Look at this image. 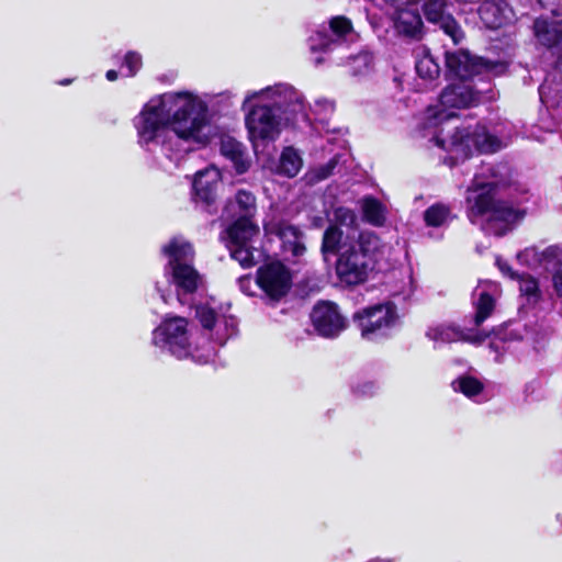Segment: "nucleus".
Segmentation results:
<instances>
[{
  "label": "nucleus",
  "instance_id": "obj_1",
  "mask_svg": "<svg viewBox=\"0 0 562 562\" xmlns=\"http://www.w3.org/2000/svg\"><path fill=\"white\" fill-rule=\"evenodd\" d=\"M447 76L458 79L450 83L440 94L439 104L429 106L419 123L422 137H429V142L447 151L443 162L450 167L463 161L474 153L492 154L503 147L502 139L490 132L482 124L456 125L452 133L443 136L442 125L457 119L453 110L468 108L477 102L476 91L470 83V79L490 70L488 60L472 56L468 50L446 53Z\"/></svg>",
  "mask_w": 562,
  "mask_h": 562
},
{
  "label": "nucleus",
  "instance_id": "obj_2",
  "mask_svg": "<svg viewBox=\"0 0 562 562\" xmlns=\"http://www.w3.org/2000/svg\"><path fill=\"white\" fill-rule=\"evenodd\" d=\"M497 182L485 180L484 173H475L468 189L467 215L470 222L487 235L503 236L524 217L525 211L496 199Z\"/></svg>",
  "mask_w": 562,
  "mask_h": 562
},
{
  "label": "nucleus",
  "instance_id": "obj_3",
  "mask_svg": "<svg viewBox=\"0 0 562 562\" xmlns=\"http://www.w3.org/2000/svg\"><path fill=\"white\" fill-rule=\"evenodd\" d=\"M160 98L169 125H173L172 130L179 138L189 140L195 137L206 124L203 115L192 116L195 101L190 92L165 93Z\"/></svg>",
  "mask_w": 562,
  "mask_h": 562
},
{
  "label": "nucleus",
  "instance_id": "obj_4",
  "mask_svg": "<svg viewBox=\"0 0 562 562\" xmlns=\"http://www.w3.org/2000/svg\"><path fill=\"white\" fill-rule=\"evenodd\" d=\"M353 319L358 322L361 337L373 342L390 339L402 324L394 302L368 306L355 314Z\"/></svg>",
  "mask_w": 562,
  "mask_h": 562
},
{
  "label": "nucleus",
  "instance_id": "obj_5",
  "mask_svg": "<svg viewBox=\"0 0 562 562\" xmlns=\"http://www.w3.org/2000/svg\"><path fill=\"white\" fill-rule=\"evenodd\" d=\"M188 325L186 317L166 314L159 326L153 330V344L178 359L188 358L192 353Z\"/></svg>",
  "mask_w": 562,
  "mask_h": 562
},
{
  "label": "nucleus",
  "instance_id": "obj_6",
  "mask_svg": "<svg viewBox=\"0 0 562 562\" xmlns=\"http://www.w3.org/2000/svg\"><path fill=\"white\" fill-rule=\"evenodd\" d=\"M255 283L271 303L278 304L293 288V272L279 259L266 261L257 268Z\"/></svg>",
  "mask_w": 562,
  "mask_h": 562
},
{
  "label": "nucleus",
  "instance_id": "obj_7",
  "mask_svg": "<svg viewBox=\"0 0 562 562\" xmlns=\"http://www.w3.org/2000/svg\"><path fill=\"white\" fill-rule=\"evenodd\" d=\"M380 238L374 232H362L358 238V250L353 248V286L372 280L378 274Z\"/></svg>",
  "mask_w": 562,
  "mask_h": 562
},
{
  "label": "nucleus",
  "instance_id": "obj_8",
  "mask_svg": "<svg viewBox=\"0 0 562 562\" xmlns=\"http://www.w3.org/2000/svg\"><path fill=\"white\" fill-rule=\"evenodd\" d=\"M536 18L532 25L536 43L548 49L553 56H557V63L562 58V10L559 7H552Z\"/></svg>",
  "mask_w": 562,
  "mask_h": 562
},
{
  "label": "nucleus",
  "instance_id": "obj_9",
  "mask_svg": "<svg viewBox=\"0 0 562 562\" xmlns=\"http://www.w3.org/2000/svg\"><path fill=\"white\" fill-rule=\"evenodd\" d=\"M310 321L314 331L326 339L337 338L348 327L338 304L328 300H318L314 304Z\"/></svg>",
  "mask_w": 562,
  "mask_h": 562
},
{
  "label": "nucleus",
  "instance_id": "obj_10",
  "mask_svg": "<svg viewBox=\"0 0 562 562\" xmlns=\"http://www.w3.org/2000/svg\"><path fill=\"white\" fill-rule=\"evenodd\" d=\"M245 124L251 142L276 140L280 135V120L272 105H254L246 114Z\"/></svg>",
  "mask_w": 562,
  "mask_h": 562
},
{
  "label": "nucleus",
  "instance_id": "obj_11",
  "mask_svg": "<svg viewBox=\"0 0 562 562\" xmlns=\"http://www.w3.org/2000/svg\"><path fill=\"white\" fill-rule=\"evenodd\" d=\"M344 233L341 228L335 224H330L323 234L321 251L325 260L328 255H338L335 270L338 279L347 285H351V247L341 250Z\"/></svg>",
  "mask_w": 562,
  "mask_h": 562
},
{
  "label": "nucleus",
  "instance_id": "obj_12",
  "mask_svg": "<svg viewBox=\"0 0 562 562\" xmlns=\"http://www.w3.org/2000/svg\"><path fill=\"white\" fill-rule=\"evenodd\" d=\"M139 142L148 145L156 140L158 133L169 126L161 98L157 104L146 103L134 120Z\"/></svg>",
  "mask_w": 562,
  "mask_h": 562
},
{
  "label": "nucleus",
  "instance_id": "obj_13",
  "mask_svg": "<svg viewBox=\"0 0 562 562\" xmlns=\"http://www.w3.org/2000/svg\"><path fill=\"white\" fill-rule=\"evenodd\" d=\"M520 262L530 266V259L539 261L552 274V285L555 293L562 296V247L549 246L541 254L535 248H527L517 255Z\"/></svg>",
  "mask_w": 562,
  "mask_h": 562
},
{
  "label": "nucleus",
  "instance_id": "obj_14",
  "mask_svg": "<svg viewBox=\"0 0 562 562\" xmlns=\"http://www.w3.org/2000/svg\"><path fill=\"white\" fill-rule=\"evenodd\" d=\"M422 0H414L396 7L391 13L393 26L398 35L419 40L423 35L424 23L419 12Z\"/></svg>",
  "mask_w": 562,
  "mask_h": 562
},
{
  "label": "nucleus",
  "instance_id": "obj_15",
  "mask_svg": "<svg viewBox=\"0 0 562 562\" xmlns=\"http://www.w3.org/2000/svg\"><path fill=\"white\" fill-rule=\"evenodd\" d=\"M221 186V176L216 170H199L193 179L192 188L196 202L204 205L209 214L217 212V190Z\"/></svg>",
  "mask_w": 562,
  "mask_h": 562
},
{
  "label": "nucleus",
  "instance_id": "obj_16",
  "mask_svg": "<svg viewBox=\"0 0 562 562\" xmlns=\"http://www.w3.org/2000/svg\"><path fill=\"white\" fill-rule=\"evenodd\" d=\"M447 4L448 0H426L423 4L424 13L428 22L437 24L452 43L458 45L464 34L456 19L445 13Z\"/></svg>",
  "mask_w": 562,
  "mask_h": 562
},
{
  "label": "nucleus",
  "instance_id": "obj_17",
  "mask_svg": "<svg viewBox=\"0 0 562 562\" xmlns=\"http://www.w3.org/2000/svg\"><path fill=\"white\" fill-rule=\"evenodd\" d=\"M501 295L499 284L493 281H480L472 292V303L475 310L473 324L480 327L495 308L496 300Z\"/></svg>",
  "mask_w": 562,
  "mask_h": 562
},
{
  "label": "nucleus",
  "instance_id": "obj_18",
  "mask_svg": "<svg viewBox=\"0 0 562 562\" xmlns=\"http://www.w3.org/2000/svg\"><path fill=\"white\" fill-rule=\"evenodd\" d=\"M357 204L363 223L378 228L386 226L390 215L387 201L364 193L359 196Z\"/></svg>",
  "mask_w": 562,
  "mask_h": 562
},
{
  "label": "nucleus",
  "instance_id": "obj_19",
  "mask_svg": "<svg viewBox=\"0 0 562 562\" xmlns=\"http://www.w3.org/2000/svg\"><path fill=\"white\" fill-rule=\"evenodd\" d=\"M267 235H274L282 240L284 249L291 251L293 257H301L305 254L306 247L302 241V231L292 224L280 221L263 225Z\"/></svg>",
  "mask_w": 562,
  "mask_h": 562
},
{
  "label": "nucleus",
  "instance_id": "obj_20",
  "mask_svg": "<svg viewBox=\"0 0 562 562\" xmlns=\"http://www.w3.org/2000/svg\"><path fill=\"white\" fill-rule=\"evenodd\" d=\"M477 13L484 25L492 30L502 27L515 19L514 10L506 0H484Z\"/></svg>",
  "mask_w": 562,
  "mask_h": 562
},
{
  "label": "nucleus",
  "instance_id": "obj_21",
  "mask_svg": "<svg viewBox=\"0 0 562 562\" xmlns=\"http://www.w3.org/2000/svg\"><path fill=\"white\" fill-rule=\"evenodd\" d=\"M539 97L547 108L562 109V57L539 87Z\"/></svg>",
  "mask_w": 562,
  "mask_h": 562
},
{
  "label": "nucleus",
  "instance_id": "obj_22",
  "mask_svg": "<svg viewBox=\"0 0 562 562\" xmlns=\"http://www.w3.org/2000/svg\"><path fill=\"white\" fill-rule=\"evenodd\" d=\"M233 246H247L259 235V226L254 218L237 216L225 229Z\"/></svg>",
  "mask_w": 562,
  "mask_h": 562
},
{
  "label": "nucleus",
  "instance_id": "obj_23",
  "mask_svg": "<svg viewBox=\"0 0 562 562\" xmlns=\"http://www.w3.org/2000/svg\"><path fill=\"white\" fill-rule=\"evenodd\" d=\"M220 153L232 161L236 175H244L250 168V160L247 158L245 146L236 138L224 135L221 137Z\"/></svg>",
  "mask_w": 562,
  "mask_h": 562
},
{
  "label": "nucleus",
  "instance_id": "obj_24",
  "mask_svg": "<svg viewBox=\"0 0 562 562\" xmlns=\"http://www.w3.org/2000/svg\"><path fill=\"white\" fill-rule=\"evenodd\" d=\"M172 282L184 294H193L201 283L199 271L190 263L177 265L171 269Z\"/></svg>",
  "mask_w": 562,
  "mask_h": 562
},
{
  "label": "nucleus",
  "instance_id": "obj_25",
  "mask_svg": "<svg viewBox=\"0 0 562 562\" xmlns=\"http://www.w3.org/2000/svg\"><path fill=\"white\" fill-rule=\"evenodd\" d=\"M426 336L435 344H449L472 339L467 330L452 324H438L430 326L426 331Z\"/></svg>",
  "mask_w": 562,
  "mask_h": 562
},
{
  "label": "nucleus",
  "instance_id": "obj_26",
  "mask_svg": "<svg viewBox=\"0 0 562 562\" xmlns=\"http://www.w3.org/2000/svg\"><path fill=\"white\" fill-rule=\"evenodd\" d=\"M161 252L169 258L168 266L170 269L177 265H187L194 257V249L191 243L180 241L173 237L161 248Z\"/></svg>",
  "mask_w": 562,
  "mask_h": 562
},
{
  "label": "nucleus",
  "instance_id": "obj_27",
  "mask_svg": "<svg viewBox=\"0 0 562 562\" xmlns=\"http://www.w3.org/2000/svg\"><path fill=\"white\" fill-rule=\"evenodd\" d=\"M392 277L395 280L394 283L390 284V295L398 301H407L412 297L415 291V283L411 269L401 271H394Z\"/></svg>",
  "mask_w": 562,
  "mask_h": 562
},
{
  "label": "nucleus",
  "instance_id": "obj_28",
  "mask_svg": "<svg viewBox=\"0 0 562 562\" xmlns=\"http://www.w3.org/2000/svg\"><path fill=\"white\" fill-rule=\"evenodd\" d=\"M454 217L456 216L452 214L450 206L443 203H435L424 212L426 226L437 229L447 228Z\"/></svg>",
  "mask_w": 562,
  "mask_h": 562
},
{
  "label": "nucleus",
  "instance_id": "obj_29",
  "mask_svg": "<svg viewBox=\"0 0 562 562\" xmlns=\"http://www.w3.org/2000/svg\"><path fill=\"white\" fill-rule=\"evenodd\" d=\"M451 385L454 391L462 393L474 402L481 403L486 401V397L483 396V383L472 375H461L457 378Z\"/></svg>",
  "mask_w": 562,
  "mask_h": 562
},
{
  "label": "nucleus",
  "instance_id": "obj_30",
  "mask_svg": "<svg viewBox=\"0 0 562 562\" xmlns=\"http://www.w3.org/2000/svg\"><path fill=\"white\" fill-rule=\"evenodd\" d=\"M302 168V158L293 147H285L280 156L279 175L294 178Z\"/></svg>",
  "mask_w": 562,
  "mask_h": 562
},
{
  "label": "nucleus",
  "instance_id": "obj_31",
  "mask_svg": "<svg viewBox=\"0 0 562 562\" xmlns=\"http://www.w3.org/2000/svg\"><path fill=\"white\" fill-rule=\"evenodd\" d=\"M235 204L238 210V216L254 218L257 213L256 196L252 192L239 189L235 193Z\"/></svg>",
  "mask_w": 562,
  "mask_h": 562
},
{
  "label": "nucleus",
  "instance_id": "obj_32",
  "mask_svg": "<svg viewBox=\"0 0 562 562\" xmlns=\"http://www.w3.org/2000/svg\"><path fill=\"white\" fill-rule=\"evenodd\" d=\"M518 278L520 295L526 300L527 304L535 305L541 297L538 281L533 277L527 274Z\"/></svg>",
  "mask_w": 562,
  "mask_h": 562
},
{
  "label": "nucleus",
  "instance_id": "obj_33",
  "mask_svg": "<svg viewBox=\"0 0 562 562\" xmlns=\"http://www.w3.org/2000/svg\"><path fill=\"white\" fill-rule=\"evenodd\" d=\"M415 68L419 78L429 81L436 80L440 72L439 65L429 54H426L422 58L417 59Z\"/></svg>",
  "mask_w": 562,
  "mask_h": 562
},
{
  "label": "nucleus",
  "instance_id": "obj_34",
  "mask_svg": "<svg viewBox=\"0 0 562 562\" xmlns=\"http://www.w3.org/2000/svg\"><path fill=\"white\" fill-rule=\"evenodd\" d=\"M308 46L313 53H326L337 46V41L326 30H322L310 36Z\"/></svg>",
  "mask_w": 562,
  "mask_h": 562
},
{
  "label": "nucleus",
  "instance_id": "obj_35",
  "mask_svg": "<svg viewBox=\"0 0 562 562\" xmlns=\"http://www.w3.org/2000/svg\"><path fill=\"white\" fill-rule=\"evenodd\" d=\"M374 70V56L368 50L363 49L353 56V76L366 77Z\"/></svg>",
  "mask_w": 562,
  "mask_h": 562
},
{
  "label": "nucleus",
  "instance_id": "obj_36",
  "mask_svg": "<svg viewBox=\"0 0 562 562\" xmlns=\"http://www.w3.org/2000/svg\"><path fill=\"white\" fill-rule=\"evenodd\" d=\"M329 31L334 40L337 41V45H339L351 33V20L344 15L334 16L329 21Z\"/></svg>",
  "mask_w": 562,
  "mask_h": 562
},
{
  "label": "nucleus",
  "instance_id": "obj_37",
  "mask_svg": "<svg viewBox=\"0 0 562 562\" xmlns=\"http://www.w3.org/2000/svg\"><path fill=\"white\" fill-rule=\"evenodd\" d=\"M195 318L206 330H213L217 323L216 311L207 304H199L195 306Z\"/></svg>",
  "mask_w": 562,
  "mask_h": 562
},
{
  "label": "nucleus",
  "instance_id": "obj_38",
  "mask_svg": "<svg viewBox=\"0 0 562 562\" xmlns=\"http://www.w3.org/2000/svg\"><path fill=\"white\" fill-rule=\"evenodd\" d=\"M231 257L238 261L243 268H250L256 263L252 248L249 245L234 246L231 249Z\"/></svg>",
  "mask_w": 562,
  "mask_h": 562
},
{
  "label": "nucleus",
  "instance_id": "obj_39",
  "mask_svg": "<svg viewBox=\"0 0 562 562\" xmlns=\"http://www.w3.org/2000/svg\"><path fill=\"white\" fill-rule=\"evenodd\" d=\"M337 166V161L335 159H330L325 165H321L310 172V180L312 182H319L333 175L334 169Z\"/></svg>",
  "mask_w": 562,
  "mask_h": 562
},
{
  "label": "nucleus",
  "instance_id": "obj_40",
  "mask_svg": "<svg viewBox=\"0 0 562 562\" xmlns=\"http://www.w3.org/2000/svg\"><path fill=\"white\" fill-rule=\"evenodd\" d=\"M123 65L127 68V77H134L143 66L140 54L134 50H128L123 60Z\"/></svg>",
  "mask_w": 562,
  "mask_h": 562
},
{
  "label": "nucleus",
  "instance_id": "obj_41",
  "mask_svg": "<svg viewBox=\"0 0 562 562\" xmlns=\"http://www.w3.org/2000/svg\"><path fill=\"white\" fill-rule=\"evenodd\" d=\"M378 390L379 384L375 381L370 380L358 383L357 389L356 391H353V393L361 397H368L376 394Z\"/></svg>",
  "mask_w": 562,
  "mask_h": 562
},
{
  "label": "nucleus",
  "instance_id": "obj_42",
  "mask_svg": "<svg viewBox=\"0 0 562 562\" xmlns=\"http://www.w3.org/2000/svg\"><path fill=\"white\" fill-rule=\"evenodd\" d=\"M251 284H252V278L250 274H247V276H241L239 279H238V285H239V289L248 294V295H251V292H250V288H251Z\"/></svg>",
  "mask_w": 562,
  "mask_h": 562
},
{
  "label": "nucleus",
  "instance_id": "obj_43",
  "mask_svg": "<svg viewBox=\"0 0 562 562\" xmlns=\"http://www.w3.org/2000/svg\"><path fill=\"white\" fill-rule=\"evenodd\" d=\"M496 265L497 267L499 268V270L505 274V276H508L510 277L512 279H515V278H518L519 276L517 273H515L510 266L506 262V261H503L501 258H497L496 259Z\"/></svg>",
  "mask_w": 562,
  "mask_h": 562
},
{
  "label": "nucleus",
  "instance_id": "obj_44",
  "mask_svg": "<svg viewBox=\"0 0 562 562\" xmlns=\"http://www.w3.org/2000/svg\"><path fill=\"white\" fill-rule=\"evenodd\" d=\"M538 3L546 10L552 9V7H559L562 10V0H537Z\"/></svg>",
  "mask_w": 562,
  "mask_h": 562
},
{
  "label": "nucleus",
  "instance_id": "obj_45",
  "mask_svg": "<svg viewBox=\"0 0 562 562\" xmlns=\"http://www.w3.org/2000/svg\"><path fill=\"white\" fill-rule=\"evenodd\" d=\"M370 24L374 32H379L380 30V19H378L375 15H372L369 18Z\"/></svg>",
  "mask_w": 562,
  "mask_h": 562
},
{
  "label": "nucleus",
  "instance_id": "obj_46",
  "mask_svg": "<svg viewBox=\"0 0 562 562\" xmlns=\"http://www.w3.org/2000/svg\"><path fill=\"white\" fill-rule=\"evenodd\" d=\"M119 77V72L114 69H110L106 71L105 74V78L109 80V81H115Z\"/></svg>",
  "mask_w": 562,
  "mask_h": 562
},
{
  "label": "nucleus",
  "instance_id": "obj_47",
  "mask_svg": "<svg viewBox=\"0 0 562 562\" xmlns=\"http://www.w3.org/2000/svg\"><path fill=\"white\" fill-rule=\"evenodd\" d=\"M487 336H488V334H486V333H480L476 335L475 340L483 341Z\"/></svg>",
  "mask_w": 562,
  "mask_h": 562
},
{
  "label": "nucleus",
  "instance_id": "obj_48",
  "mask_svg": "<svg viewBox=\"0 0 562 562\" xmlns=\"http://www.w3.org/2000/svg\"><path fill=\"white\" fill-rule=\"evenodd\" d=\"M71 82H72V79H64V80H61V81L59 82V85H61V86H67V85L71 83Z\"/></svg>",
  "mask_w": 562,
  "mask_h": 562
},
{
  "label": "nucleus",
  "instance_id": "obj_49",
  "mask_svg": "<svg viewBox=\"0 0 562 562\" xmlns=\"http://www.w3.org/2000/svg\"><path fill=\"white\" fill-rule=\"evenodd\" d=\"M356 177H357V172H356V168L353 167V180H352L353 186L359 183V181L356 179Z\"/></svg>",
  "mask_w": 562,
  "mask_h": 562
},
{
  "label": "nucleus",
  "instance_id": "obj_50",
  "mask_svg": "<svg viewBox=\"0 0 562 562\" xmlns=\"http://www.w3.org/2000/svg\"><path fill=\"white\" fill-rule=\"evenodd\" d=\"M368 184H370V186H374V183L372 182V180H369L364 186H368Z\"/></svg>",
  "mask_w": 562,
  "mask_h": 562
},
{
  "label": "nucleus",
  "instance_id": "obj_51",
  "mask_svg": "<svg viewBox=\"0 0 562 562\" xmlns=\"http://www.w3.org/2000/svg\"><path fill=\"white\" fill-rule=\"evenodd\" d=\"M322 61H323V58H321V57H319V58H316V63H317V64H321Z\"/></svg>",
  "mask_w": 562,
  "mask_h": 562
},
{
  "label": "nucleus",
  "instance_id": "obj_52",
  "mask_svg": "<svg viewBox=\"0 0 562 562\" xmlns=\"http://www.w3.org/2000/svg\"><path fill=\"white\" fill-rule=\"evenodd\" d=\"M434 237H436V238H441V237H442V234H436Z\"/></svg>",
  "mask_w": 562,
  "mask_h": 562
},
{
  "label": "nucleus",
  "instance_id": "obj_53",
  "mask_svg": "<svg viewBox=\"0 0 562 562\" xmlns=\"http://www.w3.org/2000/svg\"><path fill=\"white\" fill-rule=\"evenodd\" d=\"M355 194L359 195L360 194V190H357V191L353 190V195Z\"/></svg>",
  "mask_w": 562,
  "mask_h": 562
}]
</instances>
